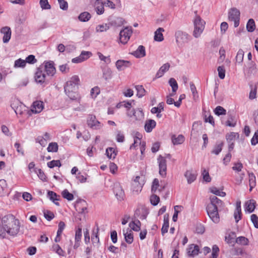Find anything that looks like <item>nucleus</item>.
I'll list each match as a JSON object with an SVG mask.
<instances>
[{"label":"nucleus","instance_id":"nucleus-1","mask_svg":"<svg viewBox=\"0 0 258 258\" xmlns=\"http://www.w3.org/2000/svg\"><path fill=\"white\" fill-rule=\"evenodd\" d=\"M80 79L77 75L73 76L64 86L65 94L72 100L80 102L81 96L78 93Z\"/></svg>","mask_w":258,"mask_h":258},{"label":"nucleus","instance_id":"nucleus-2","mask_svg":"<svg viewBox=\"0 0 258 258\" xmlns=\"http://www.w3.org/2000/svg\"><path fill=\"white\" fill-rule=\"evenodd\" d=\"M210 199V203L206 208L207 214L214 223H218L220 221L218 208L223 206V202L215 196H211Z\"/></svg>","mask_w":258,"mask_h":258},{"label":"nucleus","instance_id":"nucleus-3","mask_svg":"<svg viewBox=\"0 0 258 258\" xmlns=\"http://www.w3.org/2000/svg\"><path fill=\"white\" fill-rule=\"evenodd\" d=\"M2 224L6 229V234L8 233L10 235L15 236L19 231V221L12 214L4 216L2 219Z\"/></svg>","mask_w":258,"mask_h":258},{"label":"nucleus","instance_id":"nucleus-4","mask_svg":"<svg viewBox=\"0 0 258 258\" xmlns=\"http://www.w3.org/2000/svg\"><path fill=\"white\" fill-rule=\"evenodd\" d=\"M195 16L193 19L194 30L192 35L194 37H200L205 29L206 22L201 17L197 14V11L195 12Z\"/></svg>","mask_w":258,"mask_h":258},{"label":"nucleus","instance_id":"nucleus-5","mask_svg":"<svg viewBox=\"0 0 258 258\" xmlns=\"http://www.w3.org/2000/svg\"><path fill=\"white\" fill-rule=\"evenodd\" d=\"M176 42L178 46H182L188 43L191 39V37L187 33L178 30L175 33Z\"/></svg>","mask_w":258,"mask_h":258},{"label":"nucleus","instance_id":"nucleus-6","mask_svg":"<svg viewBox=\"0 0 258 258\" xmlns=\"http://www.w3.org/2000/svg\"><path fill=\"white\" fill-rule=\"evenodd\" d=\"M48 77L46 76L42 68H39L37 69L35 75V79L37 83L40 84L42 86H46L49 83Z\"/></svg>","mask_w":258,"mask_h":258},{"label":"nucleus","instance_id":"nucleus-7","mask_svg":"<svg viewBox=\"0 0 258 258\" xmlns=\"http://www.w3.org/2000/svg\"><path fill=\"white\" fill-rule=\"evenodd\" d=\"M240 11L235 8H231L228 12V19L230 21L234 22L235 27L239 25Z\"/></svg>","mask_w":258,"mask_h":258},{"label":"nucleus","instance_id":"nucleus-8","mask_svg":"<svg viewBox=\"0 0 258 258\" xmlns=\"http://www.w3.org/2000/svg\"><path fill=\"white\" fill-rule=\"evenodd\" d=\"M133 31L131 27H125L124 29L120 31L119 33V39L121 43L125 44L132 34Z\"/></svg>","mask_w":258,"mask_h":258},{"label":"nucleus","instance_id":"nucleus-9","mask_svg":"<svg viewBox=\"0 0 258 258\" xmlns=\"http://www.w3.org/2000/svg\"><path fill=\"white\" fill-rule=\"evenodd\" d=\"M157 161L159 168V174L162 177H165L166 175L167 170L166 160L165 157L159 155L157 158Z\"/></svg>","mask_w":258,"mask_h":258},{"label":"nucleus","instance_id":"nucleus-10","mask_svg":"<svg viewBox=\"0 0 258 258\" xmlns=\"http://www.w3.org/2000/svg\"><path fill=\"white\" fill-rule=\"evenodd\" d=\"M127 115L130 117H134L136 120H141L144 117V113L141 108L134 109L131 111H128Z\"/></svg>","mask_w":258,"mask_h":258},{"label":"nucleus","instance_id":"nucleus-11","mask_svg":"<svg viewBox=\"0 0 258 258\" xmlns=\"http://www.w3.org/2000/svg\"><path fill=\"white\" fill-rule=\"evenodd\" d=\"M87 123L90 127L97 130L101 127L100 122L96 119V116L93 115H89L87 120Z\"/></svg>","mask_w":258,"mask_h":258},{"label":"nucleus","instance_id":"nucleus-12","mask_svg":"<svg viewBox=\"0 0 258 258\" xmlns=\"http://www.w3.org/2000/svg\"><path fill=\"white\" fill-rule=\"evenodd\" d=\"M113 191L118 200L121 201L123 199L125 196L124 192L119 183H116L114 184Z\"/></svg>","mask_w":258,"mask_h":258},{"label":"nucleus","instance_id":"nucleus-13","mask_svg":"<svg viewBox=\"0 0 258 258\" xmlns=\"http://www.w3.org/2000/svg\"><path fill=\"white\" fill-rule=\"evenodd\" d=\"M43 71L45 73H46L47 77L53 76L56 72L55 68L54 67V62L52 61L46 62L45 69Z\"/></svg>","mask_w":258,"mask_h":258},{"label":"nucleus","instance_id":"nucleus-14","mask_svg":"<svg viewBox=\"0 0 258 258\" xmlns=\"http://www.w3.org/2000/svg\"><path fill=\"white\" fill-rule=\"evenodd\" d=\"M200 249L198 245L191 244L186 249V253L188 256L194 257L199 253Z\"/></svg>","mask_w":258,"mask_h":258},{"label":"nucleus","instance_id":"nucleus-15","mask_svg":"<svg viewBox=\"0 0 258 258\" xmlns=\"http://www.w3.org/2000/svg\"><path fill=\"white\" fill-rule=\"evenodd\" d=\"M1 32L4 34L3 42L5 43H8L11 37L12 31L11 28L8 26L4 27L1 29Z\"/></svg>","mask_w":258,"mask_h":258},{"label":"nucleus","instance_id":"nucleus-16","mask_svg":"<svg viewBox=\"0 0 258 258\" xmlns=\"http://www.w3.org/2000/svg\"><path fill=\"white\" fill-rule=\"evenodd\" d=\"M43 103L41 101H36L33 103L31 111L34 113H40L43 109Z\"/></svg>","mask_w":258,"mask_h":258},{"label":"nucleus","instance_id":"nucleus-17","mask_svg":"<svg viewBox=\"0 0 258 258\" xmlns=\"http://www.w3.org/2000/svg\"><path fill=\"white\" fill-rule=\"evenodd\" d=\"M234 217L236 223L241 219V202L240 201L236 202V208L234 213Z\"/></svg>","mask_w":258,"mask_h":258},{"label":"nucleus","instance_id":"nucleus-18","mask_svg":"<svg viewBox=\"0 0 258 258\" xmlns=\"http://www.w3.org/2000/svg\"><path fill=\"white\" fill-rule=\"evenodd\" d=\"M156 125V121L153 119L147 120L145 123V130L147 133H150Z\"/></svg>","mask_w":258,"mask_h":258},{"label":"nucleus","instance_id":"nucleus-19","mask_svg":"<svg viewBox=\"0 0 258 258\" xmlns=\"http://www.w3.org/2000/svg\"><path fill=\"white\" fill-rule=\"evenodd\" d=\"M132 55L137 58H141L146 55L145 48L143 45H140L138 49L131 53Z\"/></svg>","mask_w":258,"mask_h":258},{"label":"nucleus","instance_id":"nucleus-20","mask_svg":"<svg viewBox=\"0 0 258 258\" xmlns=\"http://www.w3.org/2000/svg\"><path fill=\"white\" fill-rule=\"evenodd\" d=\"M116 67L118 71L123 70L125 68L131 65L130 61L124 60H118L116 62Z\"/></svg>","mask_w":258,"mask_h":258},{"label":"nucleus","instance_id":"nucleus-21","mask_svg":"<svg viewBox=\"0 0 258 258\" xmlns=\"http://www.w3.org/2000/svg\"><path fill=\"white\" fill-rule=\"evenodd\" d=\"M86 205L87 203L85 200L79 199L76 202V208L77 210H79V212L83 213L87 210Z\"/></svg>","mask_w":258,"mask_h":258},{"label":"nucleus","instance_id":"nucleus-22","mask_svg":"<svg viewBox=\"0 0 258 258\" xmlns=\"http://www.w3.org/2000/svg\"><path fill=\"white\" fill-rule=\"evenodd\" d=\"M170 64L169 63H166L162 65L156 74L155 78H159L163 76L164 73L168 71L170 68Z\"/></svg>","mask_w":258,"mask_h":258},{"label":"nucleus","instance_id":"nucleus-23","mask_svg":"<svg viewBox=\"0 0 258 258\" xmlns=\"http://www.w3.org/2000/svg\"><path fill=\"white\" fill-rule=\"evenodd\" d=\"M123 235L125 241L128 243L131 244L134 240V236L132 230L130 228H127L126 231L123 230Z\"/></svg>","mask_w":258,"mask_h":258},{"label":"nucleus","instance_id":"nucleus-24","mask_svg":"<svg viewBox=\"0 0 258 258\" xmlns=\"http://www.w3.org/2000/svg\"><path fill=\"white\" fill-rule=\"evenodd\" d=\"M104 3L101 0H96L95 3V9L98 15H101L104 13Z\"/></svg>","mask_w":258,"mask_h":258},{"label":"nucleus","instance_id":"nucleus-25","mask_svg":"<svg viewBox=\"0 0 258 258\" xmlns=\"http://www.w3.org/2000/svg\"><path fill=\"white\" fill-rule=\"evenodd\" d=\"M171 140L174 145L181 144L184 141V137L182 135H179L177 137L175 135H172Z\"/></svg>","mask_w":258,"mask_h":258},{"label":"nucleus","instance_id":"nucleus-26","mask_svg":"<svg viewBox=\"0 0 258 258\" xmlns=\"http://www.w3.org/2000/svg\"><path fill=\"white\" fill-rule=\"evenodd\" d=\"M255 201L254 200H250L245 203V210L249 213H252L255 208Z\"/></svg>","mask_w":258,"mask_h":258},{"label":"nucleus","instance_id":"nucleus-27","mask_svg":"<svg viewBox=\"0 0 258 258\" xmlns=\"http://www.w3.org/2000/svg\"><path fill=\"white\" fill-rule=\"evenodd\" d=\"M185 177L186 178L187 182L189 184L191 183L197 178V174L192 173L191 171L187 170L184 174Z\"/></svg>","mask_w":258,"mask_h":258},{"label":"nucleus","instance_id":"nucleus-28","mask_svg":"<svg viewBox=\"0 0 258 258\" xmlns=\"http://www.w3.org/2000/svg\"><path fill=\"white\" fill-rule=\"evenodd\" d=\"M164 31V30L162 28H159L155 32L154 40L156 41L161 42L163 40V36L162 33V32Z\"/></svg>","mask_w":258,"mask_h":258},{"label":"nucleus","instance_id":"nucleus-29","mask_svg":"<svg viewBox=\"0 0 258 258\" xmlns=\"http://www.w3.org/2000/svg\"><path fill=\"white\" fill-rule=\"evenodd\" d=\"M47 196L49 198V199L52 201L55 205L57 206H59V203L55 202L56 201L59 200V196L57 195V194L52 191H48L47 192Z\"/></svg>","mask_w":258,"mask_h":258},{"label":"nucleus","instance_id":"nucleus-30","mask_svg":"<svg viewBox=\"0 0 258 258\" xmlns=\"http://www.w3.org/2000/svg\"><path fill=\"white\" fill-rule=\"evenodd\" d=\"M249 191H251L256 185V179L253 173H248Z\"/></svg>","mask_w":258,"mask_h":258},{"label":"nucleus","instance_id":"nucleus-31","mask_svg":"<svg viewBox=\"0 0 258 258\" xmlns=\"http://www.w3.org/2000/svg\"><path fill=\"white\" fill-rule=\"evenodd\" d=\"M129 226L131 228V230H133L135 231H139L141 229V222L138 220L132 221L130 223Z\"/></svg>","mask_w":258,"mask_h":258},{"label":"nucleus","instance_id":"nucleus-32","mask_svg":"<svg viewBox=\"0 0 258 258\" xmlns=\"http://www.w3.org/2000/svg\"><path fill=\"white\" fill-rule=\"evenodd\" d=\"M91 18V14L88 12L81 13L78 16V19L81 22H86L88 21Z\"/></svg>","mask_w":258,"mask_h":258},{"label":"nucleus","instance_id":"nucleus-33","mask_svg":"<svg viewBox=\"0 0 258 258\" xmlns=\"http://www.w3.org/2000/svg\"><path fill=\"white\" fill-rule=\"evenodd\" d=\"M223 145L224 144L222 142L217 143L215 146H214L213 150L211 151V153L216 155H218L221 152L223 147Z\"/></svg>","mask_w":258,"mask_h":258},{"label":"nucleus","instance_id":"nucleus-34","mask_svg":"<svg viewBox=\"0 0 258 258\" xmlns=\"http://www.w3.org/2000/svg\"><path fill=\"white\" fill-rule=\"evenodd\" d=\"M103 78L108 80L112 78V71L109 68H105L102 70Z\"/></svg>","mask_w":258,"mask_h":258},{"label":"nucleus","instance_id":"nucleus-35","mask_svg":"<svg viewBox=\"0 0 258 258\" xmlns=\"http://www.w3.org/2000/svg\"><path fill=\"white\" fill-rule=\"evenodd\" d=\"M106 155L108 158L114 159L116 156V153L114 148L110 147L106 149Z\"/></svg>","mask_w":258,"mask_h":258},{"label":"nucleus","instance_id":"nucleus-36","mask_svg":"<svg viewBox=\"0 0 258 258\" xmlns=\"http://www.w3.org/2000/svg\"><path fill=\"white\" fill-rule=\"evenodd\" d=\"M255 29V25L254 21L252 19H250L248 21L246 24V29L248 32H252Z\"/></svg>","mask_w":258,"mask_h":258},{"label":"nucleus","instance_id":"nucleus-37","mask_svg":"<svg viewBox=\"0 0 258 258\" xmlns=\"http://www.w3.org/2000/svg\"><path fill=\"white\" fill-rule=\"evenodd\" d=\"M125 20L120 17H117L111 22L112 25L115 27H119L124 24Z\"/></svg>","mask_w":258,"mask_h":258},{"label":"nucleus","instance_id":"nucleus-38","mask_svg":"<svg viewBox=\"0 0 258 258\" xmlns=\"http://www.w3.org/2000/svg\"><path fill=\"white\" fill-rule=\"evenodd\" d=\"M164 103L163 102H160L158 104L157 107H153L151 109V112L154 114L156 113H160L164 110Z\"/></svg>","mask_w":258,"mask_h":258},{"label":"nucleus","instance_id":"nucleus-39","mask_svg":"<svg viewBox=\"0 0 258 258\" xmlns=\"http://www.w3.org/2000/svg\"><path fill=\"white\" fill-rule=\"evenodd\" d=\"M136 89L137 90V96L139 98H142L143 97L146 92V90L142 85H137L136 86Z\"/></svg>","mask_w":258,"mask_h":258},{"label":"nucleus","instance_id":"nucleus-40","mask_svg":"<svg viewBox=\"0 0 258 258\" xmlns=\"http://www.w3.org/2000/svg\"><path fill=\"white\" fill-rule=\"evenodd\" d=\"M141 137H142V136L141 135V134L140 133H137L136 134V136L134 138V143L130 147L131 149L135 148L138 146V144H140V142H141Z\"/></svg>","mask_w":258,"mask_h":258},{"label":"nucleus","instance_id":"nucleus-41","mask_svg":"<svg viewBox=\"0 0 258 258\" xmlns=\"http://www.w3.org/2000/svg\"><path fill=\"white\" fill-rule=\"evenodd\" d=\"M243 56L244 51L241 49H239L235 57L236 62L239 63H241L243 59Z\"/></svg>","mask_w":258,"mask_h":258},{"label":"nucleus","instance_id":"nucleus-42","mask_svg":"<svg viewBox=\"0 0 258 258\" xmlns=\"http://www.w3.org/2000/svg\"><path fill=\"white\" fill-rule=\"evenodd\" d=\"M61 195L63 198L66 199L68 201H72L74 199V195L69 192L67 189L62 191Z\"/></svg>","mask_w":258,"mask_h":258},{"label":"nucleus","instance_id":"nucleus-43","mask_svg":"<svg viewBox=\"0 0 258 258\" xmlns=\"http://www.w3.org/2000/svg\"><path fill=\"white\" fill-rule=\"evenodd\" d=\"M47 151L49 152H56L58 150V145L57 143L52 142L50 143L47 148Z\"/></svg>","mask_w":258,"mask_h":258},{"label":"nucleus","instance_id":"nucleus-44","mask_svg":"<svg viewBox=\"0 0 258 258\" xmlns=\"http://www.w3.org/2000/svg\"><path fill=\"white\" fill-rule=\"evenodd\" d=\"M39 4L42 10H49L51 9V6L48 0H40Z\"/></svg>","mask_w":258,"mask_h":258},{"label":"nucleus","instance_id":"nucleus-45","mask_svg":"<svg viewBox=\"0 0 258 258\" xmlns=\"http://www.w3.org/2000/svg\"><path fill=\"white\" fill-rule=\"evenodd\" d=\"M169 84L172 88V92H176L178 89V84L174 78H170L169 81Z\"/></svg>","mask_w":258,"mask_h":258},{"label":"nucleus","instance_id":"nucleus-46","mask_svg":"<svg viewBox=\"0 0 258 258\" xmlns=\"http://www.w3.org/2000/svg\"><path fill=\"white\" fill-rule=\"evenodd\" d=\"M215 113L219 116L221 115H225L226 114V110L222 106H218L214 110Z\"/></svg>","mask_w":258,"mask_h":258},{"label":"nucleus","instance_id":"nucleus-47","mask_svg":"<svg viewBox=\"0 0 258 258\" xmlns=\"http://www.w3.org/2000/svg\"><path fill=\"white\" fill-rule=\"evenodd\" d=\"M236 242L239 244L246 245L248 243V240L245 237L240 236L236 238Z\"/></svg>","mask_w":258,"mask_h":258},{"label":"nucleus","instance_id":"nucleus-48","mask_svg":"<svg viewBox=\"0 0 258 258\" xmlns=\"http://www.w3.org/2000/svg\"><path fill=\"white\" fill-rule=\"evenodd\" d=\"M34 172L37 174L38 176L41 180H42L43 181H46V175H45L44 173L41 169L35 168L34 169Z\"/></svg>","mask_w":258,"mask_h":258},{"label":"nucleus","instance_id":"nucleus-49","mask_svg":"<svg viewBox=\"0 0 258 258\" xmlns=\"http://www.w3.org/2000/svg\"><path fill=\"white\" fill-rule=\"evenodd\" d=\"M26 64L25 60L19 58L15 61L14 67L15 68H24Z\"/></svg>","mask_w":258,"mask_h":258},{"label":"nucleus","instance_id":"nucleus-50","mask_svg":"<svg viewBox=\"0 0 258 258\" xmlns=\"http://www.w3.org/2000/svg\"><path fill=\"white\" fill-rule=\"evenodd\" d=\"M109 28V26L106 24L99 25L96 27V30L98 32H102L106 31Z\"/></svg>","mask_w":258,"mask_h":258},{"label":"nucleus","instance_id":"nucleus-51","mask_svg":"<svg viewBox=\"0 0 258 258\" xmlns=\"http://www.w3.org/2000/svg\"><path fill=\"white\" fill-rule=\"evenodd\" d=\"M61 163L59 160H52L47 163V166L50 168H52L54 167H60L61 166Z\"/></svg>","mask_w":258,"mask_h":258},{"label":"nucleus","instance_id":"nucleus-52","mask_svg":"<svg viewBox=\"0 0 258 258\" xmlns=\"http://www.w3.org/2000/svg\"><path fill=\"white\" fill-rule=\"evenodd\" d=\"M202 175L203 176V179L207 182H209L211 181V178L210 177L209 173V171L205 169L202 170Z\"/></svg>","mask_w":258,"mask_h":258},{"label":"nucleus","instance_id":"nucleus-53","mask_svg":"<svg viewBox=\"0 0 258 258\" xmlns=\"http://www.w3.org/2000/svg\"><path fill=\"white\" fill-rule=\"evenodd\" d=\"M219 77L221 79H223L225 76V70L224 66H219L217 69Z\"/></svg>","mask_w":258,"mask_h":258},{"label":"nucleus","instance_id":"nucleus-54","mask_svg":"<svg viewBox=\"0 0 258 258\" xmlns=\"http://www.w3.org/2000/svg\"><path fill=\"white\" fill-rule=\"evenodd\" d=\"M53 250L60 256H64V251L62 249L58 244L53 246Z\"/></svg>","mask_w":258,"mask_h":258},{"label":"nucleus","instance_id":"nucleus-55","mask_svg":"<svg viewBox=\"0 0 258 258\" xmlns=\"http://www.w3.org/2000/svg\"><path fill=\"white\" fill-rule=\"evenodd\" d=\"M44 216L45 218L48 221H51L54 217L53 213L52 212L48 210L44 212Z\"/></svg>","mask_w":258,"mask_h":258},{"label":"nucleus","instance_id":"nucleus-56","mask_svg":"<svg viewBox=\"0 0 258 258\" xmlns=\"http://www.w3.org/2000/svg\"><path fill=\"white\" fill-rule=\"evenodd\" d=\"M14 147L16 149L17 152L22 156L24 155V150L21 144L19 142H16L14 144Z\"/></svg>","mask_w":258,"mask_h":258},{"label":"nucleus","instance_id":"nucleus-57","mask_svg":"<svg viewBox=\"0 0 258 258\" xmlns=\"http://www.w3.org/2000/svg\"><path fill=\"white\" fill-rule=\"evenodd\" d=\"M219 248L216 245H213L212 247V252L211 256L210 258H217Z\"/></svg>","mask_w":258,"mask_h":258},{"label":"nucleus","instance_id":"nucleus-58","mask_svg":"<svg viewBox=\"0 0 258 258\" xmlns=\"http://www.w3.org/2000/svg\"><path fill=\"white\" fill-rule=\"evenodd\" d=\"M99 93V88L98 87H95L91 89L90 95L93 98H95Z\"/></svg>","mask_w":258,"mask_h":258},{"label":"nucleus","instance_id":"nucleus-59","mask_svg":"<svg viewBox=\"0 0 258 258\" xmlns=\"http://www.w3.org/2000/svg\"><path fill=\"white\" fill-rule=\"evenodd\" d=\"M59 5L60 8L62 10H67L68 9V4L64 0H57Z\"/></svg>","mask_w":258,"mask_h":258},{"label":"nucleus","instance_id":"nucleus-60","mask_svg":"<svg viewBox=\"0 0 258 258\" xmlns=\"http://www.w3.org/2000/svg\"><path fill=\"white\" fill-rule=\"evenodd\" d=\"M250 219L255 228H258V217L255 214H252Z\"/></svg>","mask_w":258,"mask_h":258},{"label":"nucleus","instance_id":"nucleus-61","mask_svg":"<svg viewBox=\"0 0 258 258\" xmlns=\"http://www.w3.org/2000/svg\"><path fill=\"white\" fill-rule=\"evenodd\" d=\"M150 201L153 206H156L160 201V198L158 196L154 195L151 197Z\"/></svg>","mask_w":258,"mask_h":258},{"label":"nucleus","instance_id":"nucleus-62","mask_svg":"<svg viewBox=\"0 0 258 258\" xmlns=\"http://www.w3.org/2000/svg\"><path fill=\"white\" fill-rule=\"evenodd\" d=\"M25 61L30 64H34L36 62L37 59L34 55H29L26 58Z\"/></svg>","mask_w":258,"mask_h":258},{"label":"nucleus","instance_id":"nucleus-63","mask_svg":"<svg viewBox=\"0 0 258 258\" xmlns=\"http://www.w3.org/2000/svg\"><path fill=\"white\" fill-rule=\"evenodd\" d=\"M243 168V165L240 162L235 163L234 166L232 167V169L237 172L241 171Z\"/></svg>","mask_w":258,"mask_h":258},{"label":"nucleus","instance_id":"nucleus-64","mask_svg":"<svg viewBox=\"0 0 258 258\" xmlns=\"http://www.w3.org/2000/svg\"><path fill=\"white\" fill-rule=\"evenodd\" d=\"M258 143V130H257L253 137L252 138L251 140V144L252 145H255L256 144Z\"/></svg>","mask_w":258,"mask_h":258}]
</instances>
